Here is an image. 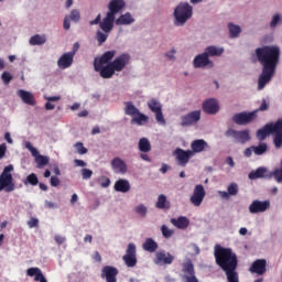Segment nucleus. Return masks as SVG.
<instances>
[{"label":"nucleus","instance_id":"f257e3e1","mask_svg":"<svg viewBox=\"0 0 282 282\" xmlns=\"http://www.w3.org/2000/svg\"><path fill=\"white\" fill-rule=\"evenodd\" d=\"M131 63V55L123 53L116 57V51H107L102 55L95 57L94 69L101 78L109 79L124 72Z\"/></svg>","mask_w":282,"mask_h":282},{"label":"nucleus","instance_id":"f03ea898","mask_svg":"<svg viewBox=\"0 0 282 282\" xmlns=\"http://www.w3.org/2000/svg\"><path fill=\"white\" fill-rule=\"evenodd\" d=\"M253 57L262 65V73L258 79V89L261 90L272 80L281 58V51L274 45L261 46L256 48Z\"/></svg>","mask_w":282,"mask_h":282},{"label":"nucleus","instance_id":"7ed1b4c3","mask_svg":"<svg viewBox=\"0 0 282 282\" xmlns=\"http://www.w3.org/2000/svg\"><path fill=\"white\" fill-rule=\"evenodd\" d=\"M214 257L216 259L217 265H219L221 270L238 268L239 265V259L237 258V253H235L231 248L216 245L214 248Z\"/></svg>","mask_w":282,"mask_h":282},{"label":"nucleus","instance_id":"20e7f679","mask_svg":"<svg viewBox=\"0 0 282 282\" xmlns=\"http://www.w3.org/2000/svg\"><path fill=\"white\" fill-rule=\"evenodd\" d=\"M124 8H127L124 0H110L108 3V12L100 22V30H102V32H111L113 25H116V14L122 12Z\"/></svg>","mask_w":282,"mask_h":282},{"label":"nucleus","instance_id":"39448f33","mask_svg":"<svg viewBox=\"0 0 282 282\" xmlns=\"http://www.w3.org/2000/svg\"><path fill=\"white\" fill-rule=\"evenodd\" d=\"M268 135H273V144L275 149H281L282 147V120L276 122L267 123L263 128L257 131V138L263 141Z\"/></svg>","mask_w":282,"mask_h":282},{"label":"nucleus","instance_id":"423d86ee","mask_svg":"<svg viewBox=\"0 0 282 282\" xmlns=\"http://www.w3.org/2000/svg\"><path fill=\"white\" fill-rule=\"evenodd\" d=\"M173 25L184 28L193 19V6L188 2H180L173 10Z\"/></svg>","mask_w":282,"mask_h":282},{"label":"nucleus","instance_id":"0eeeda50","mask_svg":"<svg viewBox=\"0 0 282 282\" xmlns=\"http://www.w3.org/2000/svg\"><path fill=\"white\" fill-rule=\"evenodd\" d=\"M12 171H14V165H8L3 169L0 175V192L6 191V193H12L17 188L14 178L12 177Z\"/></svg>","mask_w":282,"mask_h":282},{"label":"nucleus","instance_id":"6e6552de","mask_svg":"<svg viewBox=\"0 0 282 282\" xmlns=\"http://www.w3.org/2000/svg\"><path fill=\"white\" fill-rule=\"evenodd\" d=\"M225 135L227 138H232L235 142H238L239 144H246L247 142H250V130H235L229 129L225 132Z\"/></svg>","mask_w":282,"mask_h":282},{"label":"nucleus","instance_id":"1a4fd4ad","mask_svg":"<svg viewBox=\"0 0 282 282\" xmlns=\"http://www.w3.org/2000/svg\"><path fill=\"white\" fill-rule=\"evenodd\" d=\"M175 261V256L171 254L169 251L159 250L154 253L153 263L159 267L171 265Z\"/></svg>","mask_w":282,"mask_h":282},{"label":"nucleus","instance_id":"9d476101","mask_svg":"<svg viewBox=\"0 0 282 282\" xmlns=\"http://www.w3.org/2000/svg\"><path fill=\"white\" fill-rule=\"evenodd\" d=\"M122 260L127 268H135L138 265V253L135 243H129Z\"/></svg>","mask_w":282,"mask_h":282},{"label":"nucleus","instance_id":"9b49d317","mask_svg":"<svg viewBox=\"0 0 282 282\" xmlns=\"http://www.w3.org/2000/svg\"><path fill=\"white\" fill-rule=\"evenodd\" d=\"M110 169L116 175H127L129 173L127 161L120 156H115L110 161Z\"/></svg>","mask_w":282,"mask_h":282},{"label":"nucleus","instance_id":"f8f14e48","mask_svg":"<svg viewBox=\"0 0 282 282\" xmlns=\"http://www.w3.org/2000/svg\"><path fill=\"white\" fill-rule=\"evenodd\" d=\"M24 147H25V149H28V151H30V153L35 159L37 169H43L44 166H47V164H50V158L45 156V155H41L39 153V150L36 148H34L30 141H26L24 143Z\"/></svg>","mask_w":282,"mask_h":282},{"label":"nucleus","instance_id":"ddd939ff","mask_svg":"<svg viewBox=\"0 0 282 282\" xmlns=\"http://www.w3.org/2000/svg\"><path fill=\"white\" fill-rule=\"evenodd\" d=\"M202 109L208 116H217V113L221 111V106L217 98H207L203 101Z\"/></svg>","mask_w":282,"mask_h":282},{"label":"nucleus","instance_id":"4468645a","mask_svg":"<svg viewBox=\"0 0 282 282\" xmlns=\"http://www.w3.org/2000/svg\"><path fill=\"white\" fill-rule=\"evenodd\" d=\"M257 113H259V110L236 113L232 120L236 124L246 127V124H250V122H254V120H257Z\"/></svg>","mask_w":282,"mask_h":282},{"label":"nucleus","instance_id":"2eb2a0df","mask_svg":"<svg viewBox=\"0 0 282 282\" xmlns=\"http://www.w3.org/2000/svg\"><path fill=\"white\" fill-rule=\"evenodd\" d=\"M199 120H202V110H194L181 118V124L182 127H193L195 124L199 123Z\"/></svg>","mask_w":282,"mask_h":282},{"label":"nucleus","instance_id":"dca6fc26","mask_svg":"<svg viewBox=\"0 0 282 282\" xmlns=\"http://www.w3.org/2000/svg\"><path fill=\"white\" fill-rule=\"evenodd\" d=\"M206 197V189L204 185L198 184L195 185L192 196L189 197V202L193 206L199 207L204 203V198Z\"/></svg>","mask_w":282,"mask_h":282},{"label":"nucleus","instance_id":"f3484780","mask_svg":"<svg viewBox=\"0 0 282 282\" xmlns=\"http://www.w3.org/2000/svg\"><path fill=\"white\" fill-rule=\"evenodd\" d=\"M173 155L178 166H186V164L191 162V158H194L191 150H184L182 148H177L176 150H174Z\"/></svg>","mask_w":282,"mask_h":282},{"label":"nucleus","instance_id":"a211bd4d","mask_svg":"<svg viewBox=\"0 0 282 282\" xmlns=\"http://www.w3.org/2000/svg\"><path fill=\"white\" fill-rule=\"evenodd\" d=\"M214 65L210 57L206 54V51L196 55L193 59V67H195V69H204L206 67H213Z\"/></svg>","mask_w":282,"mask_h":282},{"label":"nucleus","instance_id":"6ab92c4d","mask_svg":"<svg viewBox=\"0 0 282 282\" xmlns=\"http://www.w3.org/2000/svg\"><path fill=\"white\" fill-rule=\"evenodd\" d=\"M182 272L183 282H199V279L195 275V267L193 265V262H185Z\"/></svg>","mask_w":282,"mask_h":282},{"label":"nucleus","instance_id":"aec40b11","mask_svg":"<svg viewBox=\"0 0 282 282\" xmlns=\"http://www.w3.org/2000/svg\"><path fill=\"white\" fill-rule=\"evenodd\" d=\"M249 272L251 274H258V276H263L268 272V261L265 259H258L251 264Z\"/></svg>","mask_w":282,"mask_h":282},{"label":"nucleus","instance_id":"412c9836","mask_svg":"<svg viewBox=\"0 0 282 282\" xmlns=\"http://www.w3.org/2000/svg\"><path fill=\"white\" fill-rule=\"evenodd\" d=\"M17 96L22 100L24 105H29L30 107H36V97L32 91L25 89H18Z\"/></svg>","mask_w":282,"mask_h":282},{"label":"nucleus","instance_id":"4be33fe9","mask_svg":"<svg viewBox=\"0 0 282 282\" xmlns=\"http://www.w3.org/2000/svg\"><path fill=\"white\" fill-rule=\"evenodd\" d=\"M210 149V145H208V142L204 139H196L191 142V150L189 152L195 158L196 153H204V151H208Z\"/></svg>","mask_w":282,"mask_h":282},{"label":"nucleus","instance_id":"5701e85b","mask_svg":"<svg viewBox=\"0 0 282 282\" xmlns=\"http://www.w3.org/2000/svg\"><path fill=\"white\" fill-rule=\"evenodd\" d=\"M270 209V200H253L249 206V213L257 215Z\"/></svg>","mask_w":282,"mask_h":282},{"label":"nucleus","instance_id":"b1692460","mask_svg":"<svg viewBox=\"0 0 282 282\" xmlns=\"http://www.w3.org/2000/svg\"><path fill=\"white\" fill-rule=\"evenodd\" d=\"M74 65V53H64L57 59L58 69H69Z\"/></svg>","mask_w":282,"mask_h":282},{"label":"nucleus","instance_id":"393cba45","mask_svg":"<svg viewBox=\"0 0 282 282\" xmlns=\"http://www.w3.org/2000/svg\"><path fill=\"white\" fill-rule=\"evenodd\" d=\"M118 269L111 265H106L101 270V279H105L107 282H118Z\"/></svg>","mask_w":282,"mask_h":282},{"label":"nucleus","instance_id":"a878e982","mask_svg":"<svg viewBox=\"0 0 282 282\" xmlns=\"http://www.w3.org/2000/svg\"><path fill=\"white\" fill-rule=\"evenodd\" d=\"M113 191L127 194L131 191V183L127 178H118L113 184Z\"/></svg>","mask_w":282,"mask_h":282},{"label":"nucleus","instance_id":"bb28decb","mask_svg":"<svg viewBox=\"0 0 282 282\" xmlns=\"http://www.w3.org/2000/svg\"><path fill=\"white\" fill-rule=\"evenodd\" d=\"M116 25L122 26V25H133L135 23V17L131 14V12H126L120 14L117 19L115 18Z\"/></svg>","mask_w":282,"mask_h":282},{"label":"nucleus","instance_id":"cd10ccee","mask_svg":"<svg viewBox=\"0 0 282 282\" xmlns=\"http://www.w3.org/2000/svg\"><path fill=\"white\" fill-rule=\"evenodd\" d=\"M70 21H74L75 23H78L80 21V11L74 9L70 14L66 15L64 18L63 28L64 30H69L72 28Z\"/></svg>","mask_w":282,"mask_h":282},{"label":"nucleus","instance_id":"c85d7f7f","mask_svg":"<svg viewBox=\"0 0 282 282\" xmlns=\"http://www.w3.org/2000/svg\"><path fill=\"white\" fill-rule=\"evenodd\" d=\"M171 224L178 228V230H186L191 226V220L185 216H180L177 218H172Z\"/></svg>","mask_w":282,"mask_h":282},{"label":"nucleus","instance_id":"c756f323","mask_svg":"<svg viewBox=\"0 0 282 282\" xmlns=\"http://www.w3.org/2000/svg\"><path fill=\"white\" fill-rule=\"evenodd\" d=\"M26 275L28 276H33L34 281L47 282V279H45V275H43V272L36 267L29 268L26 270Z\"/></svg>","mask_w":282,"mask_h":282},{"label":"nucleus","instance_id":"7c9ffc66","mask_svg":"<svg viewBox=\"0 0 282 282\" xmlns=\"http://www.w3.org/2000/svg\"><path fill=\"white\" fill-rule=\"evenodd\" d=\"M263 177H270V170H268V167H258L249 174V180H259Z\"/></svg>","mask_w":282,"mask_h":282},{"label":"nucleus","instance_id":"2f4dec72","mask_svg":"<svg viewBox=\"0 0 282 282\" xmlns=\"http://www.w3.org/2000/svg\"><path fill=\"white\" fill-rule=\"evenodd\" d=\"M47 43V35L45 34H34L30 37L29 44L32 46H41Z\"/></svg>","mask_w":282,"mask_h":282},{"label":"nucleus","instance_id":"473e14b6","mask_svg":"<svg viewBox=\"0 0 282 282\" xmlns=\"http://www.w3.org/2000/svg\"><path fill=\"white\" fill-rule=\"evenodd\" d=\"M228 32H229V39H239V36H241V32L243 31L241 29V25L239 24H235L232 22H230L228 25Z\"/></svg>","mask_w":282,"mask_h":282},{"label":"nucleus","instance_id":"72a5a7b5","mask_svg":"<svg viewBox=\"0 0 282 282\" xmlns=\"http://www.w3.org/2000/svg\"><path fill=\"white\" fill-rule=\"evenodd\" d=\"M223 272H225L227 282H240L239 272H237V267H232L231 269H225L223 270Z\"/></svg>","mask_w":282,"mask_h":282},{"label":"nucleus","instance_id":"f704fd0d","mask_svg":"<svg viewBox=\"0 0 282 282\" xmlns=\"http://www.w3.org/2000/svg\"><path fill=\"white\" fill-rule=\"evenodd\" d=\"M225 50L221 46H207L205 48V53L208 56V58L214 57V56H221V54H224Z\"/></svg>","mask_w":282,"mask_h":282},{"label":"nucleus","instance_id":"c9c22d12","mask_svg":"<svg viewBox=\"0 0 282 282\" xmlns=\"http://www.w3.org/2000/svg\"><path fill=\"white\" fill-rule=\"evenodd\" d=\"M132 124H138V127H144L149 122V117L141 111H139L132 119Z\"/></svg>","mask_w":282,"mask_h":282},{"label":"nucleus","instance_id":"e433bc0d","mask_svg":"<svg viewBox=\"0 0 282 282\" xmlns=\"http://www.w3.org/2000/svg\"><path fill=\"white\" fill-rule=\"evenodd\" d=\"M158 248L159 246L153 238H147L142 245V249L145 250V252H155Z\"/></svg>","mask_w":282,"mask_h":282},{"label":"nucleus","instance_id":"4c0bfd02","mask_svg":"<svg viewBox=\"0 0 282 282\" xmlns=\"http://www.w3.org/2000/svg\"><path fill=\"white\" fill-rule=\"evenodd\" d=\"M141 153H149L151 151V141L148 138H141L138 143Z\"/></svg>","mask_w":282,"mask_h":282},{"label":"nucleus","instance_id":"58836bf2","mask_svg":"<svg viewBox=\"0 0 282 282\" xmlns=\"http://www.w3.org/2000/svg\"><path fill=\"white\" fill-rule=\"evenodd\" d=\"M139 111H140V109H138V107H135V105H133V102L128 101L124 104L126 116H131V118H133Z\"/></svg>","mask_w":282,"mask_h":282},{"label":"nucleus","instance_id":"ea45409f","mask_svg":"<svg viewBox=\"0 0 282 282\" xmlns=\"http://www.w3.org/2000/svg\"><path fill=\"white\" fill-rule=\"evenodd\" d=\"M270 177H273L279 184L282 183V161L272 172H270Z\"/></svg>","mask_w":282,"mask_h":282},{"label":"nucleus","instance_id":"a19ab883","mask_svg":"<svg viewBox=\"0 0 282 282\" xmlns=\"http://www.w3.org/2000/svg\"><path fill=\"white\" fill-rule=\"evenodd\" d=\"M148 107H149L150 111H152V113L162 111V104L160 102V100H158L155 98L148 100Z\"/></svg>","mask_w":282,"mask_h":282},{"label":"nucleus","instance_id":"79ce46f5","mask_svg":"<svg viewBox=\"0 0 282 282\" xmlns=\"http://www.w3.org/2000/svg\"><path fill=\"white\" fill-rule=\"evenodd\" d=\"M133 212L135 213V215H139V217H147V215L149 214V207L140 203L137 206H134Z\"/></svg>","mask_w":282,"mask_h":282},{"label":"nucleus","instance_id":"37998d69","mask_svg":"<svg viewBox=\"0 0 282 282\" xmlns=\"http://www.w3.org/2000/svg\"><path fill=\"white\" fill-rule=\"evenodd\" d=\"M155 206L156 208H169V200H166V195H159Z\"/></svg>","mask_w":282,"mask_h":282},{"label":"nucleus","instance_id":"c03bdc74","mask_svg":"<svg viewBox=\"0 0 282 282\" xmlns=\"http://www.w3.org/2000/svg\"><path fill=\"white\" fill-rule=\"evenodd\" d=\"M109 33L107 31H97L96 40L98 41L99 45H102L109 39Z\"/></svg>","mask_w":282,"mask_h":282},{"label":"nucleus","instance_id":"a18cd8bd","mask_svg":"<svg viewBox=\"0 0 282 282\" xmlns=\"http://www.w3.org/2000/svg\"><path fill=\"white\" fill-rule=\"evenodd\" d=\"M28 184H30L31 186H36L39 184V176H36V174L34 173L26 176V180L24 181V185L28 186Z\"/></svg>","mask_w":282,"mask_h":282},{"label":"nucleus","instance_id":"49530a36","mask_svg":"<svg viewBox=\"0 0 282 282\" xmlns=\"http://www.w3.org/2000/svg\"><path fill=\"white\" fill-rule=\"evenodd\" d=\"M267 151H268V144L265 143H260L257 147L253 145L254 155H263V153H265Z\"/></svg>","mask_w":282,"mask_h":282},{"label":"nucleus","instance_id":"de8ad7c7","mask_svg":"<svg viewBox=\"0 0 282 282\" xmlns=\"http://www.w3.org/2000/svg\"><path fill=\"white\" fill-rule=\"evenodd\" d=\"M227 193L229 197H235L239 193V185L237 183H231L227 186Z\"/></svg>","mask_w":282,"mask_h":282},{"label":"nucleus","instance_id":"09e8293b","mask_svg":"<svg viewBox=\"0 0 282 282\" xmlns=\"http://www.w3.org/2000/svg\"><path fill=\"white\" fill-rule=\"evenodd\" d=\"M75 153H78V155H86L88 152L87 148L83 144V142H77L74 144Z\"/></svg>","mask_w":282,"mask_h":282},{"label":"nucleus","instance_id":"8fccbe9b","mask_svg":"<svg viewBox=\"0 0 282 282\" xmlns=\"http://www.w3.org/2000/svg\"><path fill=\"white\" fill-rule=\"evenodd\" d=\"M161 231L165 239H171V237H173V235H175V230L169 228L166 225H163L161 227Z\"/></svg>","mask_w":282,"mask_h":282},{"label":"nucleus","instance_id":"3c124183","mask_svg":"<svg viewBox=\"0 0 282 282\" xmlns=\"http://www.w3.org/2000/svg\"><path fill=\"white\" fill-rule=\"evenodd\" d=\"M165 58H167V61H171L172 63L177 61V50L176 48H171L165 53Z\"/></svg>","mask_w":282,"mask_h":282},{"label":"nucleus","instance_id":"603ef678","mask_svg":"<svg viewBox=\"0 0 282 282\" xmlns=\"http://www.w3.org/2000/svg\"><path fill=\"white\" fill-rule=\"evenodd\" d=\"M279 23H281V14L275 13V14L272 15V19H271L269 25L272 30H274V28H276V25H279Z\"/></svg>","mask_w":282,"mask_h":282},{"label":"nucleus","instance_id":"864d4df0","mask_svg":"<svg viewBox=\"0 0 282 282\" xmlns=\"http://www.w3.org/2000/svg\"><path fill=\"white\" fill-rule=\"evenodd\" d=\"M187 254H189V257H195L197 254H199V247H197V245L192 243L187 247Z\"/></svg>","mask_w":282,"mask_h":282},{"label":"nucleus","instance_id":"5fc2aeb1","mask_svg":"<svg viewBox=\"0 0 282 282\" xmlns=\"http://www.w3.org/2000/svg\"><path fill=\"white\" fill-rule=\"evenodd\" d=\"M12 73L8 72V70H4L2 74H1V80L3 83V85H10V82L12 80Z\"/></svg>","mask_w":282,"mask_h":282},{"label":"nucleus","instance_id":"6e6d98bb","mask_svg":"<svg viewBox=\"0 0 282 282\" xmlns=\"http://www.w3.org/2000/svg\"><path fill=\"white\" fill-rule=\"evenodd\" d=\"M154 115H155V120L158 124H161L162 127H164V124H166V119H164V113H162V110L154 112Z\"/></svg>","mask_w":282,"mask_h":282},{"label":"nucleus","instance_id":"4d7b16f0","mask_svg":"<svg viewBox=\"0 0 282 282\" xmlns=\"http://www.w3.org/2000/svg\"><path fill=\"white\" fill-rule=\"evenodd\" d=\"M99 184L102 188H109V186H111V180L107 176H101L99 178Z\"/></svg>","mask_w":282,"mask_h":282},{"label":"nucleus","instance_id":"13d9d810","mask_svg":"<svg viewBox=\"0 0 282 282\" xmlns=\"http://www.w3.org/2000/svg\"><path fill=\"white\" fill-rule=\"evenodd\" d=\"M54 241L57 246H63V243H65V241H67V238L63 235L57 234L54 236Z\"/></svg>","mask_w":282,"mask_h":282},{"label":"nucleus","instance_id":"bf43d9fd","mask_svg":"<svg viewBox=\"0 0 282 282\" xmlns=\"http://www.w3.org/2000/svg\"><path fill=\"white\" fill-rule=\"evenodd\" d=\"M91 175H94V171H91L89 169H83L82 170L83 180H91Z\"/></svg>","mask_w":282,"mask_h":282},{"label":"nucleus","instance_id":"052dcab7","mask_svg":"<svg viewBox=\"0 0 282 282\" xmlns=\"http://www.w3.org/2000/svg\"><path fill=\"white\" fill-rule=\"evenodd\" d=\"M44 100H46V102H58V100H61V96H44Z\"/></svg>","mask_w":282,"mask_h":282},{"label":"nucleus","instance_id":"680f3d73","mask_svg":"<svg viewBox=\"0 0 282 282\" xmlns=\"http://www.w3.org/2000/svg\"><path fill=\"white\" fill-rule=\"evenodd\" d=\"M270 105H268L267 100H263L260 107L256 111H268Z\"/></svg>","mask_w":282,"mask_h":282},{"label":"nucleus","instance_id":"e2e57ef3","mask_svg":"<svg viewBox=\"0 0 282 282\" xmlns=\"http://www.w3.org/2000/svg\"><path fill=\"white\" fill-rule=\"evenodd\" d=\"M28 226H29V228H36V226H39V219H36V218H31V219L28 221Z\"/></svg>","mask_w":282,"mask_h":282},{"label":"nucleus","instance_id":"0e129e2a","mask_svg":"<svg viewBox=\"0 0 282 282\" xmlns=\"http://www.w3.org/2000/svg\"><path fill=\"white\" fill-rule=\"evenodd\" d=\"M217 193H218L219 197H221V199H230V194H228V192L218 191Z\"/></svg>","mask_w":282,"mask_h":282},{"label":"nucleus","instance_id":"69168bd1","mask_svg":"<svg viewBox=\"0 0 282 282\" xmlns=\"http://www.w3.org/2000/svg\"><path fill=\"white\" fill-rule=\"evenodd\" d=\"M6 151H8L6 143L0 144V160L6 155Z\"/></svg>","mask_w":282,"mask_h":282},{"label":"nucleus","instance_id":"338daca9","mask_svg":"<svg viewBox=\"0 0 282 282\" xmlns=\"http://www.w3.org/2000/svg\"><path fill=\"white\" fill-rule=\"evenodd\" d=\"M59 184H61V180H58L57 176H52V177H51V186L56 187V186H58Z\"/></svg>","mask_w":282,"mask_h":282},{"label":"nucleus","instance_id":"774afa93","mask_svg":"<svg viewBox=\"0 0 282 282\" xmlns=\"http://www.w3.org/2000/svg\"><path fill=\"white\" fill-rule=\"evenodd\" d=\"M252 153H254V147H250V148H247L245 150V156L246 158H251L252 156Z\"/></svg>","mask_w":282,"mask_h":282}]
</instances>
